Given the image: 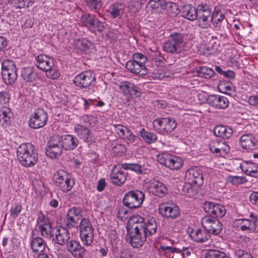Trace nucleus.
<instances>
[{"instance_id":"f257e3e1","label":"nucleus","mask_w":258,"mask_h":258,"mask_svg":"<svg viewBox=\"0 0 258 258\" xmlns=\"http://www.w3.org/2000/svg\"><path fill=\"white\" fill-rule=\"evenodd\" d=\"M157 228L154 218L144 219L139 215H133L127 223V239L134 248H140L146 242L148 234L153 235L156 232Z\"/></svg>"},{"instance_id":"f03ea898","label":"nucleus","mask_w":258,"mask_h":258,"mask_svg":"<svg viewBox=\"0 0 258 258\" xmlns=\"http://www.w3.org/2000/svg\"><path fill=\"white\" fill-rule=\"evenodd\" d=\"M18 159L23 166L29 167L34 166L38 159L34 146L29 143L22 144L17 149Z\"/></svg>"},{"instance_id":"7ed1b4c3","label":"nucleus","mask_w":258,"mask_h":258,"mask_svg":"<svg viewBox=\"0 0 258 258\" xmlns=\"http://www.w3.org/2000/svg\"><path fill=\"white\" fill-rule=\"evenodd\" d=\"M36 66L44 71L46 76L51 79H57L59 72L54 66L53 59L45 54H40L35 57Z\"/></svg>"},{"instance_id":"20e7f679","label":"nucleus","mask_w":258,"mask_h":258,"mask_svg":"<svg viewBox=\"0 0 258 258\" xmlns=\"http://www.w3.org/2000/svg\"><path fill=\"white\" fill-rule=\"evenodd\" d=\"M156 160L160 164L172 170L179 169L183 164V161L180 157L167 152L159 154Z\"/></svg>"},{"instance_id":"39448f33","label":"nucleus","mask_w":258,"mask_h":258,"mask_svg":"<svg viewBox=\"0 0 258 258\" xmlns=\"http://www.w3.org/2000/svg\"><path fill=\"white\" fill-rule=\"evenodd\" d=\"M63 150L60 136H54L47 142L45 153L48 157L55 159L61 155Z\"/></svg>"},{"instance_id":"423d86ee","label":"nucleus","mask_w":258,"mask_h":258,"mask_svg":"<svg viewBox=\"0 0 258 258\" xmlns=\"http://www.w3.org/2000/svg\"><path fill=\"white\" fill-rule=\"evenodd\" d=\"M145 199L144 194L140 191H130L126 193L123 199L124 206L130 209L141 207Z\"/></svg>"},{"instance_id":"0eeeda50","label":"nucleus","mask_w":258,"mask_h":258,"mask_svg":"<svg viewBox=\"0 0 258 258\" xmlns=\"http://www.w3.org/2000/svg\"><path fill=\"white\" fill-rule=\"evenodd\" d=\"M183 46L182 36L180 34H172L163 46L164 51L169 53H178Z\"/></svg>"},{"instance_id":"6e6552de","label":"nucleus","mask_w":258,"mask_h":258,"mask_svg":"<svg viewBox=\"0 0 258 258\" xmlns=\"http://www.w3.org/2000/svg\"><path fill=\"white\" fill-rule=\"evenodd\" d=\"M154 127L160 134H165L172 132L176 126L175 120L171 117L160 118L155 119Z\"/></svg>"},{"instance_id":"1a4fd4ad","label":"nucleus","mask_w":258,"mask_h":258,"mask_svg":"<svg viewBox=\"0 0 258 258\" xmlns=\"http://www.w3.org/2000/svg\"><path fill=\"white\" fill-rule=\"evenodd\" d=\"M249 218L238 219L234 222V225L238 230L244 233H250L255 231L256 228V217L253 214L250 215Z\"/></svg>"},{"instance_id":"9d476101","label":"nucleus","mask_w":258,"mask_h":258,"mask_svg":"<svg viewBox=\"0 0 258 258\" xmlns=\"http://www.w3.org/2000/svg\"><path fill=\"white\" fill-rule=\"evenodd\" d=\"M48 118L47 112L43 109L38 108L31 114L29 120V125L34 129L41 128L46 124Z\"/></svg>"},{"instance_id":"9b49d317","label":"nucleus","mask_w":258,"mask_h":258,"mask_svg":"<svg viewBox=\"0 0 258 258\" xmlns=\"http://www.w3.org/2000/svg\"><path fill=\"white\" fill-rule=\"evenodd\" d=\"M159 214L166 219H175L180 215L179 207L175 204L165 202L159 205L158 208Z\"/></svg>"},{"instance_id":"f8f14e48","label":"nucleus","mask_w":258,"mask_h":258,"mask_svg":"<svg viewBox=\"0 0 258 258\" xmlns=\"http://www.w3.org/2000/svg\"><path fill=\"white\" fill-rule=\"evenodd\" d=\"M144 186L149 192L159 197H163L167 189L163 183L153 178H147L144 180Z\"/></svg>"},{"instance_id":"ddd939ff","label":"nucleus","mask_w":258,"mask_h":258,"mask_svg":"<svg viewBox=\"0 0 258 258\" xmlns=\"http://www.w3.org/2000/svg\"><path fill=\"white\" fill-rule=\"evenodd\" d=\"M187 185H202L204 183L202 170L198 167L191 168L188 169L185 175Z\"/></svg>"},{"instance_id":"4468645a","label":"nucleus","mask_w":258,"mask_h":258,"mask_svg":"<svg viewBox=\"0 0 258 258\" xmlns=\"http://www.w3.org/2000/svg\"><path fill=\"white\" fill-rule=\"evenodd\" d=\"M95 81V75L91 71L82 72L77 75L74 79V83L80 88H87L94 85Z\"/></svg>"},{"instance_id":"2eb2a0df","label":"nucleus","mask_w":258,"mask_h":258,"mask_svg":"<svg viewBox=\"0 0 258 258\" xmlns=\"http://www.w3.org/2000/svg\"><path fill=\"white\" fill-rule=\"evenodd\" d=\"M81 23L90 31L101 32L103 29L102 24L94 16L84 13L82 15Z\"/></svg>"},{"instance_id":"dca6fc26","label":"nucleus","mask_w":258,"mask_h":258,"mask_svg":"<svg viewBox=\"0 0 258 258\" xmlns=\"http://www.w3.org/2000/svg\"><path fill=\"white\" fill-rule=\"evenodd\" d=\"M202 224L209 234L212 233L213 234L217 235L220 233L222 229V224L220 221L211 216L203 217L202 220Z\"/></svg>"},{"instance_id":"f3484780","label":"nucleus","mask_w":258,"mask_h":258,"mask_svg":"<svg viewBox=\"0 0 258 258\" xmlns=\"http://www.w3.org/2000/svg\"><path fill=\"white\" fill-rule=\"evenodd\" d=\"M74 130L80 139L85 142L90 144L95 142L96 140L93 134L88 127L80 124L76 123L74 125Z\"/></svg>"},{"instance_id":"a211bd4d","label":"nucleus","mask_w":258,"mask_h":258,"mask_svg":"<svg viewBox=\"0 0 258 258\" xmlns=\"http://www.w3.org/2000/svg\"><path fill=\"white\" fill-rule=\"evenodd\" d=\"M203 208L206 213L212 216V217L221 218L226 213L225 207L222 205L215 202H206L203 204Z\"/></svg>"},{"instance_id":"6ab92c4d","label":"nucleus","mask_w":258,"mask_h":258,"mask_svg":"<svg viewBox=\"0 0 258 258\" xmlns=\"http://www.w3.org/2000/svg\"><path fill=\"white\" fill-rule=\"evenodd\" d=\"M37 228L41 234L45 237L51 238L53 235V229L49 219L43 215H40L37 221Z\"/></svg>"},{"instance_id":"aec40b11","label":"nucleus","mask_w":258,"mask_h":258,"mask_svg":"<svg viewBox=\"0 0 258 258\" xmlns=\"http://www.w3.org/2000/svg\"><path fill=\"white\" fill-rule=\"evenodd\" d=\"M210 151L217 156H224L230 151V147L223 141L212 140L209 143Z\"/></svg>"},{"instance_id":"412c9836","label":"nucleus","mask_w":258,"mask_h":258,"mask_svg":"<svg viewBox=\"0 0 258 258\" xmlns=\"http://www.w3.org/2000/svg\"><path fill=\"white\" fill-rule=\"evenodd\" d=\"M187 231L191 239L197 242H205L208 241L210 237V234L205 228L202 229L189 228Z\"/></svg>"},{"instance_id":"4be33fe9","label":"nucleus","mask_w":258,"mask_h":258,"mask_svg":"<svg viewBox=\"0 0 258 258\" xmlns=\"http://www.w3.org/2000/svg\"><path fill=\"white\" fill-rule=\"evenodd\" d=\"M67 247L70 253L76 258H83L86 252V250L80 243L75 240L69 241Z\"/></svg>"},{"instance_id":"5701e85b","label":"nucleus","mask_w":258,"mask_h":258,"mask_svg":"<svg viewBox=\"0 0 258 258\" xmlns=\"http://www.w3.org/2000/svg\"><path fill=\"white\" fill-rule=\"evenodd\" d=\"M82 219L81 210L79 208L72 207L68 211L67 220L68 226L78 227L79 221Z\"/></svg>"},{"instance_id":"b1692460","label":"nucleus","mask_w":258,"mask_h":258,"mask_svg":"<svg viewBox=\"0 0 258 258\" xmlns=\"http://www.w3.org/2000/svg\"><path fill=\"white\" fill-rule=\"evenodd\" d=\"M110 179L112 184L116 185H121L126 181V174L121 168L117 166H114L111 170L110 174Z\"/></svg>"},{"instance_id":"393cba45","label":"nucleus","mask_w":258,"mask_h":258,"mask_svg":"<svg viewBox=\"0 0 258 258\" xmlns=\"http://www.w3.org/2000/svg\"><path fill=\"white\" fill-rule=\"evenodd\" d=\"M207 101L210 105L219 109L227 108L229 103L226 97L217 95H210L207 99Z\"/></svg>"},{"instance_id":"a878e982","label":"nucleus","mask_w":258,"mask_h":258,"mask_svg":"<svg viewBox=\"0 0 258 258\" xmlns=\"http://www.w3.org/2000/svg\"><path fill=\"white\" fill-rule=\"evenodd\" d=\"M63 149L66 150H73L78 145L79 141L76 137L72 135H64L60 136Z\"/></svg>"},{"instance_id":"bb28decb","label":"nucleus","mask_w":258,"mask_h":258,"mask_svg":"<svg viewBox=\"0 0 258 258\" xmlns=\"http://www.w3.org/2000/svg\"><path fill=\"white\" fill-rule=\"evenodd\" d=\"M241 170L246 175L252 177L258 176V164L252 162L243 161L240 164Z\"/></svg>"},{"instance_id":"cd10ccee","label":"nucleus","mask_w":258,"mask_h":258,"mask_svg":"<svg viewBox=\"0 0 258 258\" xmlns=\"http://www.w3.org/2000/svg\"><path fill=\"white\" fill-rule=\"evenodd\" d=\"M70 238V235L67 228L63 227H58L55 232V236L52 240L55 243L64 245Z\"/></svg>"},{"instance_id":"c85d7f7f","label":"nucleus","mask_w":258,"mask_h":258,"mask_svg":"<svg viewBox=\"0 0 258 258\" xmlns=\"http://www.w3.org/2000/svg\"><path fill=\"white\" fill-rule=\"evenodd\" d=\"M240 143L242 148L245 150L255 149L257 141L251 134H246L241 136Z\"/></svg>"},{"instance_id":"c756f323","label":"nucleus","mask_w":258,"mask_h":258,"mask_svg":"<svg viewBox=\"0 0 258 258\" xmlns=\"http://www.w3.org/2000/svg\"><path fill=\"white\" fill-rule=\"evenodd\" d=\"M149 7L151 8L156 12H161L168 7H175V4L167 2L166 0H150L148 3Z\"/></svg>"},{"instance_id":"7c9ffc66","label":"nucleus","mask_w":258,"mask_h":258,"mask_svg":"<svg viewBox=\"0 0 258 258\" xmlns=\"http://www.w3.org/2000/svg\"><path fill=\"white\" fill-rule=\"evenodd\" d=\"M126 68L127 70L133 74L144 75L147 73V69L145 66H142L133 60L127 61Z\"/></svg>"},{"instance_id":"2f4dec72","label":"nucleus","mask_w":258,"mask_h":258,"mask_svg":"<svg viewBox=\"0 0 258 258\" xmlns=\"http://www.w3.org/2000/svg\"><path fill=\"white\" fill-rule=\"evenodd\" d=\"M108 12L112 18H120L125 13V6L121 3H115L111 5Z\"/></svg>"},{"instance_id":"473e14b6","label":"nucleus","mask_w":258,"mask_h":258,"mask_svg":"<svg viewBox=\"0 0 258 258\" xmlns=\"http://www.w3.org/2000/svg\"><path fill=\"white\" fill-rule=\"evenodd\" d=\"M31 248L34 252H42L46 247V245L43 239L39 237L33 238L30 242Z\"/></svg>"},{"instance_id":"72a5a7b5","label":"nucleus","mask_w":258,"mask_h":258,"mask_svg":"<svg viewBox=\"0 0 258 258\" xmlns=\"http://www.w3.org/2000/svg\"><path fill=\"white\" fill-rule=\"evenodd\" d=\"M74 45L77 49L87 52H89L90 50H92L94 48L93 43L84 38L75 40Z\"/></svg>"},{"instance_id":"f704fd0d","label":"nucleus","mask_w":258,"mask_h":258,"mask_svg":"<svg viewBox=\"0 0 258 258\" xmlns=\"http://www.w3.org/2000/svg\"><path fill=\"white\" fill-rule=\"evenodd\" d=\"M182 16L187 20L194 21L198 17V12L195 7L191 5L183 6L181 12Z\"/></svg>"},{"instance_id":"c9c22d12","label":"nucleus","mask_w":258,"mask_h":258,"mask_svg":"<svg viewBox=\"0 0 258 258\" xmlns=\"http://www.w3.org/2000/svg\"><path fill=\"white\" fill-rule=\"evenodd\" d=\"M216 136L223 139H228L232 135L233 130L229 126L217 125L214 130Z\"/></svg>"},{"instance_id":"e433bc0d","label":"nucleus","mask_w":258,"mask_h":258,"mask_svg":"<svg viewBox=\"0 0 258 258\" xmlns=\"http://www.w3.org/2000/svg\"><path fill=\"white\" fill-rule=\"evenodd\" d=\"M22 76L26 81L30 82L35 81L38 78L37 72L32 67L23 68Z\"/></svg>"},{"instance_id":"4c0bfd02","label":"nucleus","mask_w":258,"mask_h":258,"mask_svg":"<svg viewBox=\"0 0 258 258\" xmlns=\"http://www.w3.org/2000/svg\"><path fill=\"white\" fill-rule=\"evenodd\" d=\"M11 110L9 107L3 106L0 108V123L3 126L7 125L11 121Z\"/></svg>"},{"instance_id":"58836bf2","label":"nucleus","mask_w":258,"mask_h":258,"mask_svg":"<svg viewBox=\"0 0 258 258\" xmlns=\"http://www.w3.org/2000/svg\"><path fill=\"white\" fill-rule=\"evenodd\" d=\"M75 185V181L70 175H68L57 185L63 192H67L71 190Z\"/></svg>"},{"instance_id":"ea45409f","label":"nucleus","mask_w":258,"mask_h":258,"mask_svg":"<svg viewBox=\"0 0 258 258\" xmlns=\"http://www.w3.org/2000/svg\"><path fill=\"white\" fill-rule=\"evenodd\" d=\"M140 135L144 141L148 144H151L156 142L157 140V136L153 132L142 129L140 132Z\"/></svg>"},{"instance_id":"a19ab883","label":"nucleus","mask_w":258,"mask_h":258,"mask_svg":"<svg viewBox=\"0 0 258 258\" xmlns=\"http://www.w3.org/2000/svg\"><path fill=\"white\" fill-rule=\"evenodd\" d=\"M80 238L84 245L90 246L94 241V231L80 233Z\"/></svg>"},{"instance_id":"79ce46f5","label":"nucleus","mask_w":258,"mask_h":258,"mask_svg":"<svg viewBox=\"0 0 258 258\" xmlns=\"http://www.w3.org/2000/svg\"><path fill=\"white\" fill-rule=\"evenodd\" d=\"M211 13H207L206 12L205 14L198 15L199 25L202 28H207L210 27L211 24Z\"/></svg>"},{"instance_id":"37998d69","label":"nucleus","mask_w":258,"mask_h":258,"mask_svg":"<svg viewBox=\"0 0 258 258\" xmlns=\"http://www.w3.org/2000/svg\"><path fill=\"white\" fill-rule=\"evenodd\" d=\"M134 84L128 81H123L120 83L119 88L122 93L126 96L132 95V89Z\"/></svg>"},{"instance_id":"c03bdc74","label":"nucleus","mask_w":258,"mask_h":258,"mask_svg":"<svg viewBox=\"0 0 258 258\" xmlns=\"http://www.w3.org/2000/svg\"><path fill=\"white\" fill-rule=\"evenodd\" d=\"M90 231H94V229L90 220L88 218H83L79 225L80 233Z\"/></svg>"},{"instance_id":"a18cd8bd","label":"nucleus","mask_w":258,"mask_h":258,"mask_svg":"<svg viewBox=\"0 0 258 258\" xmlns=\"http://www.w3.org/2000/svg\"><path fill=\"white\" fill-rule=\"evenodd\" d=\"M224 18V16L222 13L218 11H215L211 17V20L215 27H218L221 25Z\"/></svg>"},{"instance_id":"49530a36","label":"nucleus","mask_w":258,"mask_h":258,"mask_svg":"<svg viewBox=\"0 0 258 258\" xmlns=\"http://www.w3.org/2000/svg\"><path fill=\"white\" fill-rule=\"evenodd\" d=\"M214 71L211 68L207 67H201L198 71V75L200 77L205 79H210L214 76Z\"/></svg>"},{"instance_id":"de8ad7c7","label":"nucleus","mask_w":258,"mask_h":258,"mask_svg":"<svg viewBox=\"0 0 258 258\" xmlns=\"http://www.w3.org/2000/svg\"><path fill=\"white\" fill-rule=\"evenodd\" d=\"M206 258H230L224 252L212 249L209 250L207 254Z\"/></svg>"},{"instance_id":"09e8293b","label":"nucleus","mask_w":258,"mask_h":258,"mask_svg":"<svg viewBox=\"0 0 258 258\" xmlns=\"http://www.w3.org/2000/svg\"><path fill=\"white\" fill-rule=\"evenodd\" d=\"M227 181L232 184L237 185L243 184L246 182L245 177L239 176H228Z\"/></svg>"},{"instance_id":"8fccbe9b","label":"nucleus","mask_w":258,"mask_h":258,"mask_svg":"<svg viewBox=\"0 0 258 258\" xmlns=\"http://www.w3.org/2000/svg\"><path fill=\"white\" fill-rule=\"evenodd\" d=\"M68 175V173L63 170L57 171L53 176V180L56 185H58V184L60 183Z\"/></svg>"},{"instance_id":"3c124183","label":"nucleus","mask_w":258,"mask_h":258,"mask_svg":"<svg viewBox=\"0 0 258 258\" xmlns=\"http://www.w3.org/2000/svg\"><path fill=\"white\" fill-rule=\"evenodd\" d=\"M160 248L164 252V254L169 256H172V254L177 250V248L165 245L163 242L160 243Z\"/></svg>"},{"instance_id":"603ef678","label":"nucleus","mask_w":258,"mask_h":258,"mask_svg":"<svg viewBox=\"0 0 258 258\" xmlns=\"http://www.w3.org/2000/svg\"><path fill=\"white\" fill-rule=\"evenodd\" d=\"M2 75L5 83L7 85H13L17 78V74H14V76H12V74L2 73Z\"/></svg>"},{"instance_id":"864d4df0","label":"nucleus","mask_w":258,"mask_h":258,"mask_svg":"<svg viewBox=\"0 0 258 258\" xmlns=\"http://www.w3.org/2000/svg\"><path fill=\"white\" fill-rule=\"evenodd\" d=\"M133 60L135 62L140 63L142 66H145L147 62V58L146 56L141 53H135L133 55Z\"/></svg>"},{"instance_id":"5fc2aeb1","label":"nucleus","mask_w":258,"mask_h":258,"mask_svg":"<svg viewBox=\"0 0 258 258\" xmlns=\"http://www.w3.org/2000/svg\"><path fill=\"white\" fill-rule=\"evenodd\" d=\"M112 126L114 127L115 132L121 138L124 137L125 134L128 130L126 126L122 124H113Z\"/></svg>"},{"instance_id":"6e6d98bb","label":"nucleus","mask_w":258,"mask_h":258,"mask_svg":"<svg viewBox=\"0 0 258 258\" xmlns=\"http://www.w3.org/2000/svg\"><path fill=\"white\" fill-rule=\"evenodd\" d=\"M87 5L91 9L99 10L102 7L101 0H85Z\"/></svg>"},{"instance_id":"4d7b16f0","label":"nucleus","mask_w":258,"mask_h":258,"mask_svg":"<svg viewBox=\"0 0 258 258\" xmlns=\"http://www.w3.org/2000/svg\"><path fill=\"white\" fill-rule=\"evenodd\" d=\"M22 210V206L19 204H15L12 206L10 210V215L14 218H16Z\"/></svg>"},{"instance_id":"13d9d810","label":"nucleus","mask_w":258,"mask_h":258,"mask_svg":"<svg viewBox=\"0 0 258 258\" xmlns=\"http://www.w3.org/2000/svg\"><path fill=\"white\" fill-rule=\"evenodd\" d=\"M218 88L219 90L225 94H229L232 91V87L229 83L221 82L219 85Z\"/></svg>"},{"instance_id":"bf43d9fd","label":"nucleus","mask_w":258,"mask_h":258,"mask_svg":"<svg viewBox=\"0 0 258 258\" xmlns=\"http://www.w3.org/2000/svg\"><path fill=\"white\" fill-rule=\"evenodd\" d=\"M112 151L117 155H121L125 153L126 148L124 145L117 144L112 148Z\"/></svg>"},{"instance_id":"052dcab7","label":"nucleus","mask_w":258,"mask_h":258,"mask_svg":"<svg viewBox=\"0 0 258 258\" xmlns=\"http://www.w3.org/2000/svg\"><path fill=\"white\" fill-rule=\"evenodd\" d=\"M196 10L198 12V15L201 14H205L206 12L207 13H211L209 7L206 4H200L197 7Z\"/></svg>"},{"instance_id":"680f3d73","label":"nucleus","mask_w":258,"mask_h":258,"mask_svg":"<svg viewBox=\"0 0 258 258\" xmlns=\"http://www.w3.org/2000/svg\"><path fill=\"white\" fill-rule=\"evenodd\" d=\"M3 71L16 68L15 62L10 59L5 60L2 63Z\"/></svg>"},{"instance_id":"e2e57ef3","label":"nucleus","mask_w":258,"mask_h":258,"mask_svg":"<svg viewBox=\"0 0 258 258\" xmlns=\"http://www.w3.org/2000/svg\"><path fill=\"white\" fill-rule=\"evenodd\" d=\"M142 6L140 3L138 2H134V0H132L128 6V8L130 11L132 13H136L139 9L141 8Z\"/></svg>"},{"instance_id":"0e129e2a","label":"nucleus","mask_w":258,"mask_h":258,"mask_svg":"<svg viewBox=\"0 0 258 258\" xmlns=\"http://www.w3.org/2000/svg\"><path fill=\"white\" fill-rule=\"evenodd\" d=\"M122 138L125 139L128 144H131L135 142L136 137L128 129Z\"/></svg>"},{"instance_id":"69168bd1","label":"nucleus","mask_w":258,"mask_h":258,"mask_svg":"<svg viewBox=\"0 0 258 258\" xmlns=\"http://www.w3.org/2000/svg\"><path fill=\"white\" fill-rule=\"evenodd\" d=\"M248 103L250 106L258 108V92L248 98Z\"/></svg>"},{"instance_id":"338daca9","label":"nucleus","mask_w":258,"mask_h":258,"mask_svg":"<svg viewBox=\"0 0 258 258\" xmlns=\"http://www.w3.org/2000/svg\"><path fill=\"white\" fill-rule=\"evenodd\" d=\"M130 170L134 171L137 173L142 174L145 173V169L141 165L138 164H131Z\"/></svg>"},{"instance_id":"774afa93","label":"nucleus","mask_w":258,"mask_h":258,"mask_svg":"<svg viewBox=\"0 0 258 258\" xmlns=\"http://www.w3.org/2000/svg\"><path fill=\"white\" fill-rule=\"evenodd\" d=\"M235 254L237 258H253L249 253L241 249L235 250Z\"/></svg>"}]
</instances>
